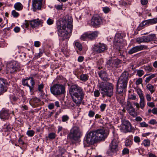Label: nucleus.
I'll list each match as a JSON object with an SVG mask.
<instances>
[{
    "label": "nucleus",
    "instance_id": "f257e3e1",
    "mask_svg": "<svg viewBox=\"0 0 157 157\" xmlns=\"http://www.w3.org/2000/svg\"><path fill=\"white\" fill-rule=\"evenodd\" d=\"M72 21V18H70L67 20L64 19L56 22V28L58 35L63 40L69 38L71 36L73 28Z\"/></svg>",
    "mask_w": 157,
    "mask_h": 157
},
{
    "label": "nucleus",
    "instance_id": "f03ea898",
    "mask_svg": "<svg viewBox=\"0 0 157 157\" xmlns=\"http://www.w3.org/2000/svg\"><path fill=\"white\" fill-rule=\"evenodd\" d=\"M69 92L73 101L77 105L80 104L85 95L82 89L77 85H73L70 87Z\"/></svg>",
    "mask_w": 157,
    "mask_h": 157
},
{
    "label": "nucleus",
    "instance_id": "7ed1b4c3",
    "mask_svg": "<svg viewBox=\"0 0 157 157\" xmlns=\"http://www.w3.org/2000/svg\"><path fill=\"white\" fill-rule=\"evenodd\" d=\"M128 73L127 71L123 72L119 78L117 85V91L118 94H121L126 87L128 80Z\"/></svg>",
    "mask_w": 157,
    "mask_h": 157
},
{
    "label": "nucleus",
    "instance_id": "20e7f679",
    "mask_svg": "<svg viewBox=\"0 0 157 157\" xmlns=\"http://www.w3.org/2000/svg\"><path fill=\"white\" fill-rule=\"evenodd\" d=\"M114 86L112 83L101 82L99 86V90L103 96L111 97L113 95Z\"/></svg>",
    "mask_w": 157,
    "mask_h": 157
},
{
    "label": "nucleus",
    "instance_id": "39448f33",
    "mask_svg": "<svg viewBox=\"0 0 157 157\" xmlns=\"http://www.w3.org/2000/svg\"><path fill=\"white\" fill-rule=\"evenodd\" d=\"M50 90L51 93L56 96L64 94L65 92V86L60 84H54Z\"/></svg>",
    "mask_w": 157,
    "mask_h": 157
},
{
    "label": "nucleus",
    "instance_id": "423d86ee",
    "mask_svg": "<svg viewBox=\"0 0 157 157\" xmlns=\"http://www.w3.org/2000/svg\"><path fill=\"white\" fill-rule=\"evenodd\" d=\"M82 136L81 132L79 128L76 126H73L70 130L67 137L71 140H77Z\"/></svg>",
    "mask_w": 157,
    "mask_h": 157
},
{
    "label": "nucleus",
    "instance_id": "0eeeda50",
    "mask_svg": "<svg viewBox=\"0 0 157 157\" xmlns=\"http://www.w3.org/2000/svg\"><path fill=\"white\" fill-rule=\"evenodd\" d=\"M94 133L93 131L87 132L84 140V144L85 145H92L97 142Z\"/></svg>",
    "mask_w": 157,
    "mask_h": 157
},
{
    "label": "nucleus",
    "instance_id": "6e6552de",
    "mask_svg": "<svg viewBox=\"0 0 157 157\" xmlns=\"http://www.w3.org/2000/svg\"><path fill=\"white\" fill-rule=\"evenodd\" d=\"M7 70L8 73H14L20 69V64L16 61H12L7 64Z\"/></svg>",
    "mask_w": 157,
    "mask_h": 157
},
{
    "label": "nucleus",
    "instance_id": "1a4fd4ad",
    "mask_svg": "<svg viewBox=\"0 0 157 157\" xmlns=\"http://www.w3.org/2000/svg\"><path fill=\"white\" fill-rule=\"evenodd\" d=\"M123 39L120 33L116 34L113 40V47L119 51H121L123 48L124 44L123 43Z\"/></svg>",
    "mask_w": 157,
    "mask_h": 157
},
{
    "label": "nucleus",
    "instance_id": "9d476101",
    "mask_svg": "<svg viewBox=\"0 0 157 157\" xmlns=\"http://www.w3.org/2000/svg\"><path fill=\"white\" fill-rule=\"evenodd\" d=\"M118 142L116 139H113L109 145V149L107 152L109 155H116L119 150Z\"/></svg>",
    "mask_w": 157,
    "mask_h": 157
},
{
    "label": "nucleus",
    "instance_id": "9b49d317",
    "mask_svg": "<svg viewBox=\"0 0 157 157\" xmlns=\"http://www.w3.org/2000/svg\"><path fill=\"white\" fill-rule=\"evenodd\" d=\"M93 132H95L94 133H95V136L97 141L104 140L106 138L108 135L103 128L98 129Z\"/></svg>",
    "mask_w": 157,
    "mask_h": 157
},
{
    "label": "nucleus",
    "instance_id": "f8f14e48",
    "mask_svg": "<svg viewBox=\"0 0 157 157\" xmlns=\"http://www.w3.org/2000/svg\"><path fill=\"white\" fill-rule=\"evenodd\" d=\"M107 46L105 44L99 43L95 44L93 47V49L94 51L97 53H101L107 49Z\"/></svg>",
    "mask_w": 157,
    "mask_h": 157
},
{
    "label": "nucleus",
    "instance_id": "ddd939ff",
    "mask_svg": "<svg viewBox=\"0 0 157 157\" xmlns=\"http://www.w3.org/2000/svg\"><path fill=\"white\" fill-rule=\"evenodd\" d=\"M102 23V19L98 15H94L91 21V25L94 27H97L101 25Z\"/></svg>",
    "mask_w": 157,
    "mask_h": 157
},
{
    "label": "nucleus",
    "instance_id": "4468645a",
    "mask_svg": "<svg viewBox=\"0 0 157 157\" xmlns=\"http://www.w3.org/2000/svg\"><path fill=\"white\" fill-rule=\"evenodd\" d=\"M122 122L123 128L125 129L123 132L125 133L131 132L133 130L134 128L132 126L128 121L124 119L122 120Z\"/></svg>",
    "mask_w": 157,
    "mask_h": 157
},
{
    "label": "nucleus",
    "instance_id": "2eb2a0df",
    "mask_svg": "<svg viewBox=\"0 0 157 157\" xmlns=\"http://www.w3.org/2000/svg\"><path fill=\"white\" fill-rule=\"evenodd\" d=\"M147 49V46L145 45L137 46L130 49L128 51V53L129 54H132L139 51Z\"/></svg>",
    "mask_w": 157,
    "mask_h": 157
},
{
    "label": "nucleus",
    "instance_id": "dca6fc26",
    "mask_svg": "<svg viewBox=\"0 0 157 157\" xmlns=\"http://www.w3.org/2000/svg\"><path fill=\"white\" fill-rule=\"evenodd\" d=\"M8 82L6 79H0V95L6 91V86L9 85Z\"/></svg>",
    "mask_w": 157,
    "mask_h": 157
},
{
    "label": "nucleus",
    "instance_id": "f3484780",
    "mask_svg": "<svg viewBox=\"0 0 157 157\" xmlns=\"http://www.w3.org/2000/svg\"><path fill=\"white\" fill-rule=\"evenodd\" d=\"M33 10L35 11L37 9L40 10L42 4V0H32Z\"/></svg>",
    "mask_w": 157,
    "mask_h": 157
},
{
    "label": "nucleus",
    "instance_id": "a211bd4d",
    "mask_svg": "<svg viewBox=\"0 0 157 157\" xmlns=\"http://www.w3.org/2000/svg\"><path fill=\"white\" fill-rule=\"evenodd\" d=\"M146 104V101L144 97L140 98V101L139 103L136 102H134L133 103V104L136 106V108L139 109L140 108L141 109H143L145 107Z\"/></svg>",
    "mask_w": 157,
    "mask_h": 157
},
{
    "label": "nucleus",
    "instance_id": "6ab92c4d",
    "mask_svg": "<svg viewBox=\"0 0 157 157\" xmlns=\"http://www.w3.org/2000/svg\"><path fill=\"white\" fill-rule=\"evenodd\" d=\"M29 24L33 28H38L40 25L42 23L41 20L39 19H35L29 21Z\"/></svg>",
    "mask_w": 157,
    "mask_h": 157
},
{
    "label": "nucleus",
    "instance_id": "aec40b11",
    "mask_svg": "<svg viewBox=\"0 0 157 157\" xmlns=\"http://www.w3.org/2000/svg\"><path fill=\"white\" fill-rule=\"evenodd\" d=\"M10 113L7 110L2 109L0 112V117L1 119H8Z\"/></svg>",
    "mask_w": 157,
    "mask_h": 157
},
{
    "label": "nucleus",
    "instance_id": "412c9836",
    "mask_svg": "<svg viewBox=\"0 0 157 157\" xmlns=\"http://www.w3.org/2000/svg\"><path fill=\"white\" fill-rule=\"evenodd\" d=\"M155 34H150L147 36H143L144 43H148L155 39Z\"/></svg>",
    "mask_w": 157,
    "mask_h": 157
},
{
    "label": "nucleus",
    "instance_id": "4be33fe9",
    "mask_svg": "<svg viewBox=\"0 0 157 157\" xmlns=\"http://www.w3.org/2000/svg\"><path fill=\"white\" fill-rule=\"evenodd\" d=\"M65 152V149L63 147H59L58 149L56 152V157H64L63 155Z\"/></svg>",
    "mask_w": 157,
    "mask_h": 157
},
{
    "label": "nucleus",
    "instance_id": "5701e85b",
    "mask_svg": "<svg viewBox=\"0 0 157 157\" xmlns=\"http://www.w3.org/2000/svg\"><path fill=\"white\" fill-rule=\"evenodd\" d=\"M88 39L93 40L95 39L98 35V33L97 31H94L92 33H88Z\"/></svg>",
    "mask_w": 157,
    "mask_h": 157
},
{
    "label": "nucleus",
    "instance_id": "b1692460",
    "mask_svg": "<svg viewBox=\"0 0 157 157\" xmlns=\"http://www.w3.org/2000/svg\"><path fill=\"white\" fill-rule=\"evenodd\" d=\"M28 87H29L30 90H32L33 87V86L35 83L34 81L33 78H28Z\"/></svg>",
    "mask_w": 157,
    "mask_h": 157
},
{
    "label": "nucleus",
    "instance_id": "393cba45",
    "mask_svg": "<svg viewBox=\"0 0 157 157\" xmlns=\"http://www.w3.org/2000/svg\"><path fill=\"white\" fill-rule=\"evenodd\" d=\"M100 77L103 80H106L107 78V75L105 71H101L98 73Z\"/></svg>",
    "mask_w": 157,
    "mask_h": 157
},
{
    "label": "nucleus",
    "instance_id": "a878e982",
    "mask_svg": "<svg viewBox=\"0 0 157 157\" xmlns=\"http://www.w3.org/2000/svg\"><path fill=\"white\" fill-rule=\"evenodd\" d=\"M14 7L16 10L20 11L22 10L23 6L20 2H18L14 4Z\"/></svg>",
    "mask_w": 157,
    "mask_h": 157
},
{
    "label": "nucleus",
    "instance_id": "bb28decb",
    "mask_svg": "<svg viewBox=\"0 0 157 157\" xmlns=\"http://www.w3.org/2000/svg\"><path fill=\"white\" fill-rule=\"evenodd\" d=\"M146 87L147 90L150 91L151 94L153 93L155 90V87L150 84H148L146 86Z\"/></svg>",
    "mask_w": 157,
    "mask_h": 157
},
{
    "label": "nucleus",
    "instance_id": "cd10ccee",
    "mask_svg": "<svg viewBox=\"0 0 157 157\" xmlns=\"http://www.w3.org/2000/svg\"><path fill=\"white\" fill-rule=\"evenodd\" d=\"M129 93L128 95V99L135 100L137 99V98L135 94L134 93L131 92V91H128Z\"/></svg>",
    "mask_w": 157,
    "mask_h": 157
},
{
    "label": "nucleus",
    "instance_id": "c85d7f7f",
    "mask_svg": "<svg viewBox=\"0 0 157 157\" xmlns=\"http://www.w3.org/2000/svg\"><path fill=\"white\" fill-rule=\"evenodd\" d=\"M148 20H147L142 22L140 24L139 26L137 28V29L138 31H139L143 28V27L144 26L147 24H149V23H148Z\"/></svg>",
    "mask_w": 157,
    "mask_h": 157
},
{
    "label": "nucleus",
    "instance_id": "c756f323",
    "mask_svg": "<svg viewBox=\"0 0 157 157\" xmlns=\"http://www.w3.org/2000/svg\"><path fill=\"white\" fill-rule=\"evenodd\" d=\"M113 62L115 68H117L118 65L122 63V61L118 59L113 60Z\"/></svg>",
    "mask_w": 157,
    "mask_h": 157
},
{
    "label": "nucleus",
    "instance_id": "7c9ffc66",
    "mask_svg": "<svg viewBox=\"0 0 157 157\" xmlns=\"http://www.w3.org/2000/svg\"><path fill=\"white\" fill-rule=\"evenodd\" d=\"M89 76L87 74H82L80 77V79L83 82L86 81L88 79Z\"/></svg>",
    "mask_w": 157,
    "mask_h": 157
},
{
    "label": "nucleus",
    "instance_id": "2f4dec72",
    "mask_svg": "<svg viewBox=\"0 0 157 157\" xmlns=\"http://www.w3.org/2000/svg\"><path fill=\"white\" fill-rule=\"evenodd\" d=\"M137 93L138 95L140 98L144 97V95L143 93V91L140 88H138L136 89Z\"/></svg>",
    "mask_w": 157,
    "mask_h": 157
},
{
    "label": "nucleus",
    "instance_id": "473e14b6",
    "mask_svg": "<svg viewBox=\"0 0 157 157\" xmlns=\"http://www.w3.org/2000/svg\"><path fill=\"white\" fill-rule=\"evenodd\" d=\"M128 111V113L131 116L134 117L135 115V109L133 107L130 109L127 110Z\"/></svg>",
    "mask_w": 157,
    "mask_h": 157
},
{
    "label": "nucleus",
    "instance_id": "72a5a7b5",
    "mask_svg": "<svg viewBox=\"0 0 157 157\" xmlns=\"http://www.w3.org/2000/svg\"><path fill=\"white\" fill-rule=\"evenodd\" d=\"M156 74H152L149 77H147L145 80V82L146 83H148L150 80L152 78L155 77Z\"/></svg>",
    "mask_w": 157,
    "mask_h": 157
},
{
    "label": "nucleus",
    "instance_id": "f704fd0d",
    "mask_svg": "<svg viewBox=\"0 0 157 157\" xmlns=\"http://www.w3.org/2000/svg\"><path fill=\"white\" fill-rule=\"evenodd\" d=\"M62 121L63 122H67V121L69 120V117L67 115H63L62 117Z\"/></svg>",
    "mask_w": 157,
    "mask_h": 157
},
{
    "label": "nucleus",
    "instance_id": "c9c22d12",
    "mask_svg": "<svg viewBox=\"0 0 157 157\" xmlns=\"http://www.w3.org/2000/svg\"><path fill=\"white\" fill-rule=\"evenodd\" d=\"M148 22L151 25L157 23V17L148 20Z\"/></svg>",
    "mask_w": 157,
    "mask_h": 157
},
{
    "label": "nucleus",
    "instance_id": "e433bc0d",
    "mask_svg": "<svg viewBox=\"0 0 157 157\" xmlns=\"http://www.w3.org/2000/svg\"><path fill=\"white\" fill-rule=\"evenodd\" d=\"M143 144L145 147H148L150 145V141L148 139L144 140L143 143Z\"/></svg>",
    "mask_w": 157,
    "mask_h": 157
},
{
    "label": "nucleus",
    "instance_id": "4c0bfd02",
    "mask_svg": "<svg viewBox=\"0 0 157 157\" xmlns=\"http://www.w3.org/2000/svg\"><path fill=\"white\" fill-rule=\"evenodd\" d=\"M35 133L34 131L33 130H28L26 132V134L29 136L30 137L33 136Z\"/></svg>",
    "mask_w": 157,
    "mask_h": 157
},
{
    "label": "nucleus",
    "instance_id": "58836bf2",
    "mask_svg": "<svg viewBox=\"0 0 157 157\" xmlns=\"http://www.w3.org/2000/svg\"><path fill=\"white\" fill-rule=\"evenodd\" d=\"M76 47L78 48V50L81 51L82 50V46L81 44L78 42H76L75 44Z\"/></svg>",
    "mask_w": 157,
    "mask_h": 157
},
{
    "label": "nucleus",
    "instance_id": "ea45409f",
    "mask_svg": "<svg viewBox=\"0 0 157 157\" xmlns=\"http://www.w3.org/2000/svg\"><path fill=\"white\" fill-rule=\"evenodd\" d=\"M144 74V71L142 70H139L137 71L136 75L139 77L142 76Z\"/></svg>",
    "mask_w": 157,
    "mask_h": 157
},
{
    "label": "nucleus",
    "instance_id": "a19ab883",
    "mask_svg": "<svg viewBox=\"0 0 157 157\" xmlns=\"http://www.w3.org/2000/svg\"><path fill=\"white\" fill-rule=\"evenodd\" d=\"M87 38H88V33H85L82 35L81 37V40H85Z\"/></svg>",
    "mask_w": 157,
    "mask_h": 157
},
{
    "label": "nucleus",
    "instance_id": "79ce46f5",
    "mask_svg": "<svg viewBox=\"0 0 157 157\" xmlns=\"http://www.w3.org/2000/svg\"><path fill=\"white\" fill-rule=\"evenodd\" d=\"M136 41L139 43H144L143 36L137 38L136 39Z\"/></svg>",
    "mask_w": 157,
    "mask_h": 157
},
{
    "label": "nucleus",
    "instance_id": "37998d69",
    "mask_svg": "<svg viewBox=\"0 0 157 157\" xmlns=\"http://www.w3.org/2000/svg\"><path fill=\"white\" fill-rule=\"evenodd\" d=\"M132 144V141L131 140L127 139L126 140L125 143V145L126 146L130 147Z\"/></svg>",
    "mask_w": 157,
    "mask_h": 157
},
{
    "label": "nucleus",
    "instance_id": "c03bdc74",
    "mask_svg": "<svg viewBox=\"0 0 157 157\" xmlns=\"http://www.w3.org/2000/svg\"><path fill=\"white\" fill-rule=\"evenodd\" d=\"M144 69L147 71L148 72H151L152 70V67L150 66H144Z\"/></svg>",
    "mask_w": 157,
    "mask_h": 157
},
{
    "label": "nucleus",
    "instance_id": "a18cd8bd",
    "mask_svg": "<svg viewBox=\"0 0 157 157\" xmlns=\"http://www.w3.org/2000/svg\"><path fill=\"white\" fill-rule=\"evenodd\" d=\"M133 107L131 103L128 101H127V103L126 105V108L127 110H129L130 109H131Z\"/></svg>",
    "mask_w": 157,
    "mask_h": 157
},
{
    "label": "nucleus",
    "instance_id": "49530a36",
    "mask_svg": "<svg viewBox=\"0 0 157 157\" xmlns=\"http://www.w3.org/2000/svg\"><path fill=\"white\" fill-rule=\"evenodd\" d=\"M31 100L32 101L34 104L38 103L40 101V99L37 98H32Z\"/></svg>",
    "mask_w": 157,
    "mask_h": 157
},
{
    "label": "nucleus",
    "instance_id": "de8ad7c7",
    "mask_svg": "<svg viewBox=\"0 0 157 157\" xmlns=\"http://www.w3.org/2000/svg\"><path fill=\"white\" fill-rule=\"evenodd\" d=\"M102 10L104 13H106L110 11V9L108 7L106 6L102 8Z\"/></svg>",
    "mask_w": 157,
    "mask_h": 157
},
{
    "label": "nucleus",
    "instance_id": "09e8293b",
    "mask_svg": "<svg viewBox=\"0 0 157 157\" xmlns=\"http://www.w3.org/2000/svg\"><path fill=\"white\" fill-rule=\"evenodd\" d=\"M12 15L14 17H17L19 15V13L15 10H13L12 12Z\"/></svg>",
    "mask_w": 157,
    "mask_h": 157
},
{
    "label": "nucleus",
    "instance_id": "8fccbe9b",
    "mask_svg": "<svg viewBox=\"0 0 157 157\" xmlns=\"http://www.w3.org/2000/svg\"><path fill=\"white\" fill-rule=\"evenodd\" d=\"M28 78L23 79L22 81V84L25 86H28Z\"/></svg>",
    "mask_w": 157,
    "mask_h": 157
},
{
    "label": "nucleus",
    "instance_id": "3c124183",
    "mask_svg": "<svg viewBox=\"0 0 157 157\" xmlns=\"http://www.w3.org/2000/svg\"><path fill=\"white\" fill-rule=\"evenodd\" d=\"M12 127L10 125H8L6 126L4 128V130L6 131H10L12 130Z\"/></svg>",
    "mask_w": 157,
    "mask_h": 157
},
{
    "label": "nucleus",
    "instance_id": "603ef678",
    "mask_svg": "<svg viewBox=\"0 0 157 157\" xmlns=\"http://www.w3.org/2000/svg\"><path fill=\"white\" fill-rule=\"evenodd\" d=\"M143 82L142 79L141 78H138L136 81V85H139L141 84Z\"/></svg>",
    "mask_w": 157,
    "mask_h": 157
},
{
    "label": "nucleus",
    "instance_id": "864d4df0",
    "mask_svg": "<svg viewBox=\"0 0 157 157\" xmlns=\"http://www.w3.org/2000/svg\"><path fill=\"white\" fill-rule=\"evenodd\" d=\"M56 137V134L52 132L48 135V137L50 139H54Z\"/></svg>",
    "mask_w": 157,
    "mask_h": 157
},
{
    "label": "nucleus",
    "instance_id": "5fc2aeb1",
    "mask_svg": "<svg viewBox=\"0 0 157 157\" xmlns=\"http://www.w3.org/2000/svg\"><path fill=\"white\" fill-rule=\"evenodd\" d=\"M129 150L127 148H124L122 151V153L123 155H126L128 154Z\"/></svg>",
    "mask_w": 157,
    "mask_h": 157
},
{
    "label": "nucleus",
    "instance_id": "6e6d98bb",
    "mask_svg": "<svg viewBox=\"0 0 157 157\" xmlns=\"http://www.w3.org/2000/svg\"><path fill=\"white\" fill-rule=\"evenodd\" d=\"M140 126L142 127H147L148 125L145 122H142L140 123Z\"/></svg>",
    "mask_w": 157,
    "mask_h": 157
},
{
    "label": "nucleus",
    "instance_id": "4d7b16f0",
    "mask_svg": "<svg viewBox=\"0 0 157 157\" xmlns=\"http://www.w3.org/2000/svg\"><path fill=\"white\" fill-rule=\"evenodd\" d=\"M44 87V85L43 83H41L38 86V90L39 92L42 91L43 90L42 89Z\"/></svg>",
    "mask_w": 157,
    "mask_h": 157
},
{
    "label": "nucleus",
    "instance_id": "13d9d810",
    "mask_svg": "<svg viewBox=\"0 0 157 157\" xmlns=\"http://www.w3.org/2000/svg\"><path fill=\"white\" fill-rule=\"evenodd\" d=\"M54 22V20L49 18L47 21V23L48 25H51Z\"/></svg>",
    "mask_w": 157,
    "mask_h": 157
},
{
    "label": "nucleus",
    "instance_id": "bf43d9fd",
    "mask_svg": "<svg viewBox=\"0 0 157 157\" xmlns=\"http://www.w3.org/2000/svg\"><path fill=\"white\" fill-rule=\"evenodd\" d=\"M134 141L137 143H139L140 141V137L138 136H135L134 138Z\"/></svg>",
    "mask_w": 157,
    "mask_h": 157
},
{
    "label": "nucleus",
    "instance_id": "052dcab7",
    "mask_svg": "<svg viewBox=\"0 0 157 157\" xmlns=\"http://www.w3.org/2000/svg\"><path fill=\"white\" fill-rule=\"evenodd\" d=\"M18 141L20 145H24L25 144L24 141L21 139V136H20L19 138Z\"/></svg>",
    "mask_w": 157,
    "mask_h": 157
},
{
    "label": "nucleus",
    "instance_id": "680f3d73",
    "mask_svg": "<svg viewBox=\"0 0 157 157\" xmlns=\"http://www.w3.org/2000/svg\"><path fill=\"white\" fill-rule=\"evenodd\" d=\"M40 96L41 98L43 99H45L46 96L45 94L43 91H40Z\"/></svg>",
    "mask_w": 157,
    "mask_h": 157
},
{
    "label": "nucleus",
    "instance_id": "e2e57ef3",
    "mask_svg": "<svg viewBox=\"0 0 157 157\" xmlns=\"http://www.w3.org/2000/svg\"><path fill=\"white\" fill-rule=\"evenodd\" d=\"M106 105L105 104H102L100 106L101 110V111H103L105 110Z\"/></svg>",
    "mask_w": 157,
    "mask_h": 157
},
{
    "label": "nucleus",
    "instance_id": "0e129e2a",
    "mask_svg": "<svg viewBox=\"0 0 157 157\" xmlns=\"http://www.w3.org/2000/svg\"><path fill=\"white\" fill-rule=\"evenodd\" d=\"M63 6V4L55 5V8H56L57 10H61L62 9Z\"/></svg>",
    "mask_w": 157,
    "mask_h": 157
},
{
    "label": "nucleus",
    "instance_id": "69168bd1",
    "mask_svg": "<svg viewBox=\"0 0 157 157\" xmlns=\"http://www.w3.org/2000/svg\"><path fill=\"white\" fill-rule=\"evenodd\" d=\"M148 123L151 124H154L157 123V121L155 119H152L151 120L148 122Z\"/></svg>",
    "mask_w": 157,
    "mask_h": 157
},
{
    "label": "nucleus",
    "instance_id": "338daca9",
    "mask_svg": "<svg viewBox=\"0 0 157 157\" xmlns=\"http://www.w3.org/2000/svg\"><path fill=\"white\" fill-rule=\"evenodd\" d=\"M146 98L147 100L148 101H150L151 100V95L148 94H147L145 95Z\"/></svg>",
    "mask_w": 157,
    "mask_h": 157
},
{
    "label": "nucleus",
    "instance_id": "774afa93",
    "mask_svg": "<svg viewBox=\"0 0 157 157\" xmlns=\"http://www.w3.org/2000/svg\"><path fill=\"white\" fill-rule=\"evenodd\" d=\"M94 95L95 97H98L100 95V93L98 90H95L94 92Z\"/></svg>",
    "mask_w": 157,
    "mask_h": 157
}]
</instances>
